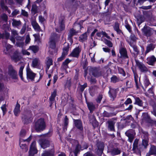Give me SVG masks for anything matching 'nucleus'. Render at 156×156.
Listing matches in <instances>:
<instances>
[{
	"mask_svg": "<svg viewBox=\"0 0 156 156\" xmlns=\"http://www.w3.org/2000/svg\"><path fill=\"white\" fill-rule=\"evenodd\" d=\"M142 31L144 34L147 37L151 36L152 34V30L149 27L145 26L142 29Z\"/></svg>",
	"mask_w": 156,
	"mask_h": 156,
	"instance_id": "nucleus-11",
	"label": "nucleus"
},
{
	"mask_svg": "<svg viewBox=\"0 0 156 156\" xmlns=\"http://www.w3.org/2000/svg\"><path fill=\"white\" fill-rule=\"evenodd\" d=\"M153 111L151 113L156 117V105L154 104L152 105Z\"/></svg>",
	"mask_w": 156,
	"mask_h": 156,
	"instance_id": "nucleus-63",
	"label": "nucleus"
},
{
	"mask_svg": "<svg viewBox=\"0 0 156 156\" xmlns=\"http://www.w3.org/2000/svg\"><path fill=\"white\" fill-rule=\"evenodd\" d=\"M36 144L35 141H34L31 144L29 151V156H34L35 154L37 153V151L35 147Z\"/></svg>",
	"mask_w": 156,
	"mask_h": 156,
	"instance_id": "nucleus-7",
	"label": "nucleus"
},
{
	"mask_svg": "<svg viewBox=\"0 0 156 156\" xmlns=\"http://www.w3.org/2000/svg\"><path fill=\"white\" fill-rule=\"evenodd\" d=\"M79 32V31H76L73 29H71L69 32L68 35V39L70 41H71L72 37L74 35H76Z\"/></svg>",
	"mask_w": 156,
	"mask_h": 156,
	"instance_id": "nucleus-24",
	"label": "nucleus"
},
{
	"mask_svg": "<svg viewBox=\"0 0 156 156\" xmlns=\"http://www.w3.org/2000/svg\"><path fill=\"white\" fill-rule=\"evenodd\" d=\"M39 60L37 58H34L32 59L31 66L33 68H37L38 65Z\"/></svg>",
	"mask_w": 156,
	"mask_h": 156,
	"instance_id": "nucleus-28",
	"label": "nucleus"
},
{
	"mask_svg": "<svg viewBox=\"0 0 156 156\" xmlns=\"http://www.w3.org/2000/svg\"><path fill=\"white\" fill-rule=\"evenodd\" d=\"M81 51V49L78 47L74 48L70 54V56L78 58Z\"/></svg>",
	"mask_w": 156,
	"mask_h": 156,
	"instance_id": "nucleus-14",
	"label": "nucleus"
},
{
	"mask_svg": "<svg viewBox=\"0 0 156 156\" xmlns=\"http://www.w3.org/2000/svg\"><path fill=\"white\" fill-rule=\"evenodd\" d=\"M142 117L144 120L148 123H151L153 125H155L156 124V121L152 120L147 113H145L143 114Z\"/></svg>",
	"mask_w": 156,
	"mask_h": 156,
	"instance_id": "nucleus-10",
	"label": "nucleus"
},
{
	"mask_svg": "<svg viewBox=\"0 0 156 156\" xmlns=\"http://www.w3.org/2000/svg\"><path fill=\"white\" fill-rule=\"evenodd\" d=\"M119 81V79L115 76H113L111 78V82H112L116 83Z\"/></svg>",
	"mask_w": 156,
	"mask_h": 156,
	"instance_id": "nucleus-47",
	"label": "nucleus"
},
{
	"mask_svg": "<svg viewBox=\"0 0 156 156\" xmlns=\"http://www.w3.org/2000/svg\"><path fill=\"white\" fill-rule=\"evenodd\" d=\"M69 123V120L68 119L67 116H65V118L64 120V127L66 126Z\"/></svg>",
	"mask_w": 156,
	"mask_h": 156,
	"instance_id": "nucleus-61",
	"label": "nucleus"
},
{
	"mask_svg": "<svg viewBox=\"0 0 156 156\" xmlns=\"http://www.w3.org/2000/svg\"><path fill=\"white\" fill-rule=\"evenodd\" d=\"M109 90L108 92V94L109 97L113 99L116 96V89L112 88L109 87Z\"/></svg>",
	"mask_w": 156,
	"mask_h": 156,
	"instance_id": "nucleus-15",
	"label": "nucleus"
},
{
	"mask_svg": "<svg viewBox=\"0 0 156 156\" xmlns=\"http://www.w3.org/2000/svg\"><path fill=\"white\" fill-rule=\"evenodd\" d=\"M20 11L18 9H15L12 12V13L9 15V16L11 17H15L17 14H19Z\"/></svg>",
	"mask_w": 156,
	"mask_h": 156,
	"instance_id": "nucleus-45",
	"label": "nucleus"
},
{
	"mask_svg": "<svg viewBox=\"0 0 156 156\" xmlns=\"http://www.w3.org/2000/svg\"><path fill=\"white\" fill-rule=\"evenodd\" d=\"M68 49L69 48L68 47L63 48V51L62 53V55L65 56L68 54Z\"/></svg>",
	"mask_w": 156,
	"mask_h": 156,
	"instance_id": "nucleus-58",
	"label": "nucleus"
},
{
	"mask_svg": "<svg viewBox=\"0 0 156 156\" xmlns=\"http://www.w3.org/2000/svg\"><path fill=\"white\" fill-rule=\"evenodd\" d=\"M154 155L156 156V146L152 145L150 149L149 152L147 153L146 156H150Z\"/></svg>",
	"mask_w": 156,
	"mask_h": 156,
	"instance_id": "nucleus-17",
	"label": "nucleus"
},
{
	"mask_svg": "<svg viewBox=\"0 0 156 156\" xmlns=\"http://www.w3.org/2000/svg\"><path fill=\"white\" fill-rule=\"evenodd\" d=\"M110 152L112 155L114 156L120 154L121 150L118 148H114L111 150Z\"/></svg>",
	"mask_w": 156,
	"mask_h": 156,
	"instance_id": "nucleus-31",
	"label": "nucleus"
},
{
	"mask_svg": "<svg viewBox=\"0 0 156 156\" xmlns=\"http://www.w3.org/2000/svg\"><path fill=\"white\" fill-rule=\"evenodd\" d=\"M130 41H128V42H132L133 44V42L136 41L137 39V38L135 37L134 35L132 34L130 36Z\"/></svg>",
	"mask_w": 156,
	"mask_h": 156,
	"instance_id": "nucleus-49",
	"label": "nucleus"
},
{
	"mask_svg": "<svg viewBox=\"0 0 156 156\" xmlns=\"http://www.w3.org/2000/svg\"><path fill=\"white\" fill-rule=\"evenodd\" d=\"M45 63L46 66V72H47V70L49 69L50 66L53 64V61L52 58L49 57H47Z\"/></svg>",
	"mask_w": 156,
	"mask_h": 156,
	"instance_id": "nucleus-18",
	"label": "nucleus"
},
{
	"mask_svg": "<svg viewBox=\"0 0 156 156\" xmlns=\"http://www.w3.org/2000/svg\"><path fill=\"white\" fill-rule=\"evenodd\" d=\"M75 124L76 126L78 129L81 130L83 129V127L82 126V122L80 120H75Z\"/></svg>",
	"mask_w": 156,
	"mask_h": 156,
	"instance_id": "nucleus-29",
	"label": "nucleus"
},
{
	"mask_svg": "<svg viewBox=\"0 0 156 156\" xmlns=\"http://www.w3.org/2000/svg\"><path fill=\"white\" fill-rule=\"evenodd\" d=\"M87 105L88 108L90 112L93 111L95 109V106L92 102H87Z\"/></svg>",
	"mask_w": 156,
	"mask_h": 156,
	"instance_id": "nucleus-39",
	"label": "nucleus"
},
{
	"mask_svg": "<svg viewBox=\"0 0 156 156\" xmlns=\"http://www.w3.org/2000/svg\"><path fill=\"white\" fill-rule=\"evenodd\" d=\"M92 75L95 77H98L101 75L102 73L100 70L96 68H94L92 72Z\"/></svg>",
	"mask_w": 156,
	"mask_h": 156,
	"instance_id": "nucleus-26",
	"label": "nucleus"
},
{
	"mask_svg": "<svg viewBox=\"0 0 156 156\" xmlns=\"http://www.w3.org/2000/svg\"><path fill=\"white\" fill-rule=\"evenodd\" d=\"M54 150L52 149L51 151H45L43 153L42 156H53L54 154Z\"/></svg>",
	"mask_w": 156,
	"mask_h": 156,
	"instance_id": "nucleus-30",
	"label": "nucleus"
},
{
	"mask_svg": "<svg viewBox=\"0 0 156 156\" xmlns=\"http://www.w3.org/2000/svg\"><path fill=\"white\" fill-rule=\"evenodd\" d=\"M87 86V84L86 83H84L83 85H80L78 87V88L80 90L81 92H83L85 88Z\"/></svg>",
	"mask_w": 156,
	"mask_h": 156,
	"instance_id": "nucleus-60",
	"label": "nucleus"
},
{
	"mask_svg": "<svg viewBox=\"0 0 156 156\" xmlns=\"http://www.w3.org/2000/svg\"><path fill=\"white\" fill-rule=\"evenodd\" d=\"M145 94L148 97L153 96L154 92L153 88H149L147 91L145 93Z\"/></svg>",
	"mask_w": 156,
	"mask_h": 156,
	"instance_id": "nucleus-41",
	"label": "nucleus"
},
{
	"mask_svg": "<svg viewBox=\"0 0 156 156\" xmlns=\"http://www.w3.org/2000/svg\"><path fill=\"white\" fill-rule=\"evenodd\" d=\"M119 52L121 55L120 57L124 58H128L127 52L125 48H121L119 50Z\"/></svg>",
	"mask_w": 156,
	"mask_h": 156,
	"instance_id": "nucleus-16",
	"label": "nucleus"
},
{
	"mask_svg": "<svg viewBox=\"0 0 156 156\" xmlns=\"http://www.w3.org/2000/svg\"><path fill=\"white\" fill-rule=\"evenodd\" d=\"M1 18L5 21L7 22V21L8 17L6 14H3L1 15Z\"/></svg>",
	"mask_w": 156,
	"mask_h": 156,
	"instance_id": "nucleus-64",
	"label": "nucleus"
},
{
	"mask_svg": "<svg viewBox=\"0 0 156 156\" xmlns=\"http://www.w3.org/2000/svg\"><path fill=\"white\" fill-rule=\"evenodd\" d=\"M64 19V16H60L59 18L58 24L55 27L57 32H60L65 29Z\"/></svg>",
	"mask_w": 156,
	"mask_h": 156,
	"instance_id": "nucleus-3",
	"label": "nucleus"
},
{
	"mask_svg": "<svg viewBox=\"0 0 156 156\" xmlns=\"http://www.w3.org/2000/svg\"><path fill=\"white\" fill-rule=\"evenodd\" d=\"M26 71L27 79L32 81L34 80L36 74L34 73L30 68L29 65L26 68Z\"/></svg>",
	"mask_w": 156,
	"mask_h": 156,
	"instance_id": "nucleus-6",
	"label": "nucleus"
},
{
	"mask_svg": "<svg viewBox=\"0 0 156 156\" xmlns=\"http://www.w3.org/2000/svg\"><path fill=\"white\" fill-rule=\"evenodd\" d=\"M19 39L20 40H21L20 42H17L16 43V45L20 47H22L23 46V45L24 44V43L23 42V40L22 37H18V39Z\"/></svg>",
	"mask_w": 156,
	"mask_h": 156,
	"instance_id": "nucleus-48",
	"label": "nucleus"
},
{
	"mask_svg": "<svg viewBox=\"0 0 156 156\" xmlns=\"http://www.w3.org/2000/svg\"><path fill=\"white\" fill-rule=\"evenodd\" d=\"M143 13L144 16L147 18H149L151 16V14L150 12L144 11Z\"/></svg>",
	"mask_w": 156,
	"mask_h": 156,
	"instance_id": "nucleus-54",
	"label": "nucleus"
},
{
	"mask_svg": "<svg viewBox=\"0 0 156 156\" xmlns=\"http://www.w3.org/2000/svg\"><path fill=\"white\" fill-rule=\"evenodd\" d=\"M126 86L127 88H130L133 87L132 82L130 81L127 80L126 82Z\"/></svg>",
	"mask_w": 156,
	"mask_h": 156,
	"instance_id": "nucleus-57",
	"label": "nucleus"
},
{
	"mask_svg": "<svg viewBox=\"0 0 156 156\" xmlns=\"http://www.w3.org/2000/svg\"><path fill=\"white\" fill-rule=\"evenodd\" d=\"M12 59L15 62H17L20 59V57L18 52L17 51L16 52L14 55L11 57Z\"/></svg>",
	"mask_w": 156,
	"mask_h": 156,
	"instance_id": "nucleus-32",
	"label": "nucleus"
},
{
	"mask_svg": "<svg viewBox=\"0 0 156 156\" xmlns=\"http://www.w3.org/2000/svg\"><path fill=\"white\" fill-rule=\"evenodd\" d=\"M138 140L137 139H136L133 143L132 150L133 151V152L134 153H136V151L139 150L138 146Z\"/></svg>",
	"mask_w": 156,
	"mask_h": 156,
	"instance_id": "nucleus-25",
	"label": "nucleus"
},
{
	"mask_svg": "<svg viewBox=\"0 0 156 156\" xmlns=\"http://www.w3.org/2000/svg\"><path fill=\"white\" fill-rule=\"evenodd\" d=\"M56 91L54 90L53 92L52 93L51 97L50 98L51 101H53L56 96Z\"/></svg>",
	"mask_w": 156,
	"mask_h": 156,
	"instance_id": "nucleus-51",
	"label": "nucleus"
},
{
	"mask_svg": "<svg viewBox=\"0 0 156 156\" xmlns=\"http://www.w3.org/2000/svg\"><path fill=\"white\" fill-rule=\"evenodd\" d=\"M8 73L11 78L15 80L16 81L15 82L17 81L18 80L17 72L11 65L9 66Z\"/></svg>",
	"mask_w": 156,
	"mask_h": 156,
	"instance_id": "nucleus-4",
	"label": "nucleus"
},
{
	"mask_svg": "<svg viewBox=\"0 0 156 156\" xmlns=\"http://www.w3.org/2000/svg\"><path fill=\"white\" fill-rule=\"evenodd\" d=\"M20 105L17 102L16 107L14 110V114L16 116H18L20 112Z\"/></svg>",
	"mask_w": 156,
	"mask_h": 156,
	"instance_id": "nucleus-27",
	"label": "nucleus"
},
{
	"mask_svg": "<svg viewBox=\"0 0 156 156\" xmlns=\"http://www.w3.org/2000/svg\"><path fill=\"white\" fill-rule=\"evenodd\" d=\"M1 108L3 112V115H4L7 112L6 105V104L3 105L1 107Z\"/></svg>",
	"mask_w": 156,
	"mask_h": 156,
	"instance_id": "nucleus-52",
	"label": "nucleus"
},
{
	"mask_svg": "<svg viewBox=\"0 0 156 156\" xmlns=\"http://www.w3.org/2000/svg\"><path fill=\"white\" fill-rule=\"evenodd\" d=\"M30 118L27 117L26 115H24L22 117L23 122L24 124H27L31 121Z\"/></svg>",
	"mask_w": 156,
	"mask_h": 156,
	"instance_id": "nucleus-40",
	"label": "nucleus"
},
{
	"mask_svg": "<svg viewBox=\"0 0 156 156\" xmlns=\"http://www.w3.org/2000/svg\"><path fill=\"white\" fill-rule=\"evenodd\" d=\"M71 61V60H69V59H66L64 62L62 66L61 69L63 73H61L62 74H63L64 72L66 73V69L68 68V64Z\"/></svg>",
	"mask_w": 156,
	"mask_h": 156,
	"instance_id": "nucleus-13",
	"label": "nucleus"
},
{
	"mask_svg": "<svg viewBox=\"0 0 156 156\" xmlns=\"http://www.w3.org/2000/svg\"><path fill=\"white\" fill-rule=\"evenodd\" d=\"M144 18L143 17L140 16L137 19V22L138 25H140L143 22L144 20Z\"/></svg>",
	"mask_w": 156,
	"mask_h": 156,
	"instance_id": "nucleus-55",
	"label": "nucleus"
},
{
	"mask_svg": "<svg viewBox=\"0 0 156 156\" xmlns=\"http://www.w3.org/2000/svg\"><path fill=\"white\" fill-rule=\"evenodd\" d=\"M26 134V131L24 129H21L20 133V137H24Z\"/></svg>",
	"mask_w": 156,
	"mask_h": 156,
	"instance_id": "nucleus-59",
	"label": "nucleus"
},
{
	"mask_svg": "<svg viewBox=\"0 0 156 156\" xmlns=\"http://www.w3.org/2000/svg\"><path fill=\"white\" fill-rule=\"evenodd\" d=\"M136 62L137 67L141 72L146 73L148 71V68L144 64L138 61Z\"/></svg>",
	"mask_w": 156,
	"mask_h": 156,
	"instance_id": "nucleus-8",
	"label": "nucleus"
},
{
	"mask_svg": "<svg viewBox=\"0 0 156 156\" xmlns=\"http://www.w3.org/2000/svg\"><path fill=\"white\" fill-rule=\"evenodd\" d=\"M12 25L14 27H17L21 25V22L20 20H17L14 19H12Z\"/></svg>",
	"mask_w": 156,
	"mask_h": 156,
	"instance_id": "nucleus-21",
	"label": "nucleus"
},
{
	"mask_svg": "<svg viewBox=\"0 0 156 156\" xmlns=\"http://www.w3.org/2000/svg\"><path fill=\"white\" fill-rule=\"evenodd\" d=\"M155 48V45L153 44H150L147 45L146 47V49L144 52V49L143 47H141V58L143 59L146 56V54L151 51H153Z\"/></svg>",
	"mask_w": 156,
	"mask_h": 156,
	"instance_id": "nucleus-1",
	"label": "nucleus"
},
{
	"mask_svg": "<svg viewBox=\"0 0 156 156\" xmlns=\"http://www.w3.org/2000/svg\"><path fill=\"white\" fill-rule=\"evenodd\" d=\"M35 127L36 130L39 132L43 130L45 128V124L43 119H38L35 124Z\"/></svg>",
	"mask_w": 156,
	"mask_h": 156,
	"instance_id": "nucleus-2",
	"label": "nucleus"
},
{
	"mask_svg": "<svg viewBox=\"0 0 156 156\" xmlns=\"http://www.w3.org/2000/svg\"><path fill=\"white\" fill-rule=\"evenodd\" d=\"M108 128L110 130L114 131L115 122L112 120H110L108 121Z\"/></svg>",
	"mask_w": 156,
	"mask_h": 156,
	"instance_id": "nucleus-20",
	"label": "nucleus"
},
{
	"mask_svg": "<svg viewBox=\"0 0 156 156\" xmlns=\"http://www.w3.org/2000/svg\"><path fill=\"white\" fill-rule=\"evenodd\" d=\"M1 6L2 7V8L3 10H6L7 11V12L9 14H10L11 11L9 9L8 7L5 6V5L2 4L1 5Z\"/></svg>",
	"mask_w": 156,
	"mask_h": 156,
	"instance_id": "nucleus-50",
	"label": "nucleus"
},
{
	"mask_svg": "<svg viewBox=\"0 0 156 156\" xmlns=\"http://www.w3.org/2000/svg\"><path fill=\"white\" fill-rule=\"evenodd\" d=\"M24 67V65L21 66L20 67L19 72V75L21 80H23V70Z\"/></svg>",
	"mask_w": 156,
	"mask_h": 156,
	"instance_id": "nucleus-43",
	"label": "nucleus"
},
{
	"mask_svg": "<svg viewBox=\"0 0 156 156\" xmlns=\"http://www.w3.org/2000/svg\"><path fill=\"white\" fill-rule=\"evenodd\" d=\"M150 84L148 79L145 78L144 80V84L145 87H147Z\"/></svg>",
	"mask_w": 156,
	"mask_h": 156,
	"instance_id": "nucleus-62",
	"label": "nucleus"
},
{
	"mask_svg": "<svg viewBox=\"0 0 156 156\" xmlns=\"http://www.w3.org/2000/svg\"><path fill=\"white\" fill-rule=\"evenodd\" d=\"M28 50H32L34 53L37 52L38 51V47L35 46H30Z\"/></svg>",
	"mask_w": 156,
	"mask_h": 156,
	"instance_id": "nucleus-46",
	"label": "nucleus"
},
{
	"mask_svg": "<svg viewBox=\"0 0 156 156\" xmlns=\"http://www.w3.org/2000/svg\"><path fill=\"white\" fill-rule=\"evenodd\" d=\"M50 47L53 49L55 48V44L54 39L51 37L50 38V41L49 42Z\"/></svg>",
	"mask_w": 156,
	"mask_h": 156,
	"instance_id": "nucleus-37",
	"label": "nucleus"
},
{
	"mask_svg": "<svg viewBox=\"0 0 156 156\" xmlns=\"http://www.w3.org/2000/svg\"><path fill=\"white\" fill-rule=\"evenodd\" d=\"M39 143L41 147L44 149L48 147L51 143L48 140L44 139L40 140Z\"/></svg>",
	"mask_w": 156,
	"mask_h": 156,
	"instance_id": "nucleus-12",
	"label": "nucleus"
},
{
	"mask_svg": "<svg viewBox=\"0 0 156 156\" xmlns=\"http://www.w3.org/2000/svg\"><path fill=\"white\" fill-rule=\"evenodd\" d=\"M98 153L101 154L104 149V144L102 143H98L97 144Z\"/></svg>",
	"mask_w": 156,
	"mask_h": 156,
	"instance_id": "nucleus-23",
	"label": "nucleus"
},
{
	"mask_svg": "<svg viewBox=\"0 0 156 156\" xmlns=\"http://www.w3.org/2000/svg\"><path fill=\"white\" fill-rule=\"evenodd\" d=\"M114 29L117 34H120L121 33V30L119 29V24L118 23H115L113 26Z\"/></svg>",
	"mask_w": 156,
	"mask_h": 156,
	"instance_id": "nucleus-34",
	"label": "nucleus"
},
{
	"mask_svg": "<svg viewBox=\"0 0 156 156\" xmlns=\"http://www.w3.org/2000/svg\"><path fill=\"white\" fill-rule=\"evenodd\" d=\"M26 30V23H25L23 25L20 31V34H24Z\"/></svg>",
	"mask_w": 156,
	"mask_h": 156,
	"instance_id": "nucleus-53",
	"label": "nucleus"
},
{
	"mask_svg": "<svg viewBox=\"0 0 156 156\" xmlns=\"http://www.w3.org/2000/svg\"><path fill=\"white\" fill-rule=\"evenodd\" d=\"M9 33L6 32L2 34L0 33V39L2 38H5L6 39H8L9 37Z\"/></svg>",
	"mask_w": 156,
	"mask_h": 156,
	"instance_id": "nucleus-44",
	"label": "nucleus"
},
{
	"mask_svg": "<svg viewBox=\"0 0 156 156\" xmlns=\"http://www.w3.org/2000/svg\"><path fill=\"white\" fill-rule=\"evenodd\" d=\"M87 35L86 33H85L82 34L79 37V40L81 42H83L86 41L87 39Z\"/></svg>",
	"mask_w": 156,
	"mask_h": 156,
	"instance_id": "nucleus-35",
	"label": "nucleus"
},
{
	"mask_svg": "<svg viewBox=\"0 0 156 156\" xmlns=\"http://www.w3.org/2000/svg\"><path fill=\"white\" fill-rule=\"evenodd\" d=\"M147 63L153 66L156 62V58L154 55L148 57L147 59Z\"/></svg>",
	"mask_w": 156,
	"mask_h": 156,
	"instance_id": "nucleus-19",
	"label": "nucleus"
},
{
	"mask_svg": "<svg viewBox=\"0 0 156 156\" xmlns=\"http://www.w3.org/2000/svg\"><path fill=\"white\" fill-rule=\"evenodd\" d=\"M31 24L35 30L37 31H42L40 27L36 21H32Z\"/></svg>",
	"mask_w": 156,
	"mask_h": 156,
	"instance_id": "nucleus-22",
	"label": "nucleus"
},
{
	"mask_svg": "<svg viewBox=\"0 0 156 156\" xmlns=\"http://www.w3.org/2000/svg\"><path fill=\"white\" fill-rule=\"evenodd\" d=\"M126 135L128 137L129 141L131 143L132 142L134 138L133 134L130 133L129 131H127L126 133Z\"/></svg>",
	"mask_w": 156,
	"mask_h": 156,
	"instance_id": "nucleus-42",
	"label": "nucleus"
},
{
	"mask_svg": "<svg viewBox=\"0 0 156 156\" xmlns=\"http://www.w3.org/2000/svg\"><path fill=\"white\" fill-rule=\"evenodd\" d=\"M31 139V137L30 136L27 139L25 140L20 139V144L21 148L23 150V151L25 152H27L28 150V148L27 146L25 144L22 143L23 141H29Z\"/></svg>",
	"mask_w": 156,
	"mask_h": 156,
	"instance_id": "nucleus-9",
	"label": "nucleus"
},
{
	"mask_svg": "<svg viewBox=\"0 0 156 156\" xmlns=\"http://www.w3.org/2000/svg\"><path fill=\"white\" fill-rule=\"evenodd\" d=\"M135 102L134 104H136L140 106H142L143 103L141 100L138 97H135Z\"/></svg>",
	"mask_w": 156,
	"mask_h": 156,
	"instance_id": "nucleus-36",
	"label": "nucleus"
},
{
	"mask_svg": "<svg viewBox=\"0 0 156 156\" xmlns=\"http://www.w3.org/2000/svg\"><path fill=\"white\" fill-rule=\"evenodd\" d=\"M129 43L130 46L133 48V52H131L132 54L133 55L134 57H136L138 55H140L141 56V52H139V51L137 48V46L131 41L129 42ZM130 51L131 52V50Z\"/></svg>",
	"mask_w": 156,
	"mask_h": 156,
	"instance_id": "nucleus-5",
	"label": "nucleus"
},
{
	"mask_svg": "<svg viewBox=\"0 0 156 156\" xmlns=\"http://www.w3.org/2000/svg\"><path fill=\"white\" fill-rule=\"evenodd\" d=\"M5 47V48L4 50V52L6 54H8L11 51L10 49L12 46L9 44H6Z\"/></svg>",
	"mask_w": 156,
	"mask_h": 156,
	"instance_id": "nucleus-33",
	"label": "nucleus"
},
{
	"mask_svg": "<svg viewBox=\"0 0 156 156\" xmlns=\"http://www.w3.org/2000/svg\"><path fill=\"white\" fill-rule=\"evenodd\" d=\"M133 73L134 81L136 83V87L138 88V79H139V81H140V78H139V77L137 74L135 72H133Z\"/></svg>",
	"mask_w": 156,
	"mask_h": 156,
	"instance_id": "nucleus-38",
	"label": "nucleus"
},
{
	"mask_svg": "<svg viewBox=\"0 0 156 156\" xmlns=\"http://www.w3.org/2000/svg\"><path fill=\"white\" fill-rule=\"evenodd\" d=\"M105 43L109 47H112L113 46V44L112 42L107 39L105 40Z\"/></svg>",
	"mask_w": 156,
	"mask_h": 156,
	"instance_id": "nucleus-56",
	"label": "nucleus"
}]
</instances>
